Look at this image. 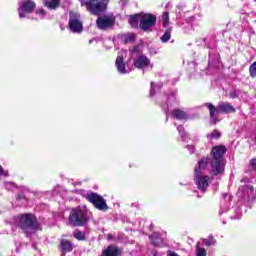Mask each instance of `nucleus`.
I'll use <instances>...</instances> for the list:
<instances>
[{"label": "nucleus", "mask_w": 256, "mask_h": 256, "mask_svg": "<svg viewBox=\"0 0 256 256\" xmlns=\"http://www.w3.org/2000/svg\"><path fill=\"white\" fill-rule=\"evenodd\" d=\"M225 153H227V148L223 145L212 148L210 165L213 175H221L225 171V160L223 159Z\"/></svg>", "instance_id": "f257e3e1"}, {"label": "nucleus", "mask_w": 256, "mask_h": 256, "mask_svg": "<svg viewBox=\"0 0 256 256\" xmlns=\"http://www.w3.org/2000/svg\"><path fill=\"white\" fill-rule=\"evenodd\" d=\"M87 221H89V216L86 207L79 206L70 211L68 217L70 227H83V225H87Z\"/></svg>", "instance_id": "f03ea898"}, {"label": "nucleus", "mask_w": 256, "mask_h": 256, "mask_svg": "<svg viewBox=\"0 0 256 256\" xmlns=\"http://www.w3.org/2000/svg\"><path fill=\"white\" fill-rule=\"evenodd\" d=\"M17 225L26 233H33L39 231V223L33 214H22L16 218Z\"/></svg>", "instance_id": "7ed1b4c3"}, {"label": "nucleus", "mask_w": 256, "mask_h": 256, "mask_svg": "<svg viewBox=\"0 0 256 256\" xmlns=\"http://www.w3.org/2000/svg\"><path fill=\"white\" fill-rule=\"evenodd\" d=\"M85 4L88 11H91L93 15H99L101 11L107 9V3L109 0H85Z\"/></svg>", "instance_id": "20e7f679"}, {"label": "nucleus", "mask_w": 256, "mask_h": 256, "mask_svg": "<svg viewBox=\"0 0 256 256\" xmlns=\"http://www.w3.org/2000/svg\"><path fill=\"white\" fill-rule=\"evenodd\" d=\"M86 199L92 203L96 209H99V211H107V209H109L105 199H103L102 196L97 193L92 192L87 194Z\"/></svg>", "instance_id": "39448f33"}, {"label": "nucleus", "mask_w": 256, "mask_h": 256, "mask_svg": "<svg viewBox=\"0 0 256 256\" xmlns=\"http://www.w3.org/2000/svg\"><path fill=\"white\" fill-rule=\"evenodd\" d=\"M69 29L72 33H81L83 31V22L81 21V15L71 12L69 20Z\"/></svg>", "instance_id": "423d86ee"}, {"label": "nucleus", "mask_w": 256, "mask_h": 256, "mask_svg": "<svg viewBox=\"0 0 256 256\" xmlns=\"http://www.w3.org/2000/svg\"><path fill=\"white\" fill-rule=\"evenodd\" d=\"M36 4L31 0H24L19 3L18 13L20 19H23L29 15V13H33Z\"/></svg>", "instance_id": "0eeeda50"}, {"label": "nucleus", "mask_w": 256, "mask_h": 256, "mask_svg": "<svg viewBox=\"0 0 256 256\" xmlns=\"http://www.w3.org/2000/svg\"><path fill=\"white\" fill-rule=\"evenodd\" d=\"M157 23V17L153 14H145L140 19V29L142 31H149L151 27H155Z\"/></svg>", "instance_id": "6e6552de"}, {"label": "nucleus", "mask_w": 256, "mask_h": 256, "mask_svg": "<svg viewBox=\"0 0 256 256\" xmlns=\"http://www.w3.org/2000/svg\"><path fill=\"white\" fill-rule=\"evenodd\" d=\"M115 23V19L111 16H102L98 17L96 20V25L98 29H101L104 31L105 29H109V27H113V24Z\"/></svg>", "instance_id": "1a4fd4ad"}, {"label": "nucleus", "mask_w": 256, "mask_h": 256, "mask_svg": "<svg viewBox=\"0 0 256 256\" xmlns=\"http://www.w3.org/2000/svg\"><path fill=\"white\" fill-rule=\"evenodd\" d=\"M127 55V51H120L118 53V56L116 58V69L118 71V73H120L121 75H125L127 74V66L125 65V62L123 61V56Z\"/></svg>", "instance_id": "9d476101"}, {"label": "nucleus", "mask_w": 256, "mask_h": 256, "mask_svg": "<svg viewBox=\"0 0 256 256\" xmlns=\"http://www.w3.org/2000/svg\"><path fill=\"white\" fill-rule=\"evenodd\" d=\"M196 185L200 191L205 192L209 187V176L196 175Z\"/></svg>", "instance_id": "9b49d317"}, {"label": "nucleus", "mask_w": 256, "mask_h": 256, "mask_svg": "<svg viewBox=\"0 0 256 256\" xmlns=\"http://www.w3.org/2000/svg\"><path fill=\"white\" fill-rule=\"evenodd\" d=\"M149 63H151V61L147 56L140 55L134 60V67L137 69H145V67H149Z\"/></svg>", "instance_id": "f8f14e48"}, {"label": "nucleus", "mask_w": 256, "mask_h": 256, "mask_svg": "<svg viewBox=\"0 0 256 256\" xmlns=\"http://www.w3.org/2000/svg\"><path fill=\"white\" fill-rule=\"evenodd\" d=\"M209 164V158L203 157L198 161V165L195 167V175H201L205 169H207V165Z\"/></svg>", "instance_id": "ddd939ff"}, {"label": "nucleus", "mask_w": 256, "mask_h": 256, "mask_svg": "<svg viewBox=\"0 0 256 256\" xmlns=\"http://www.w3.org/2000/svg\"><path fill=\"white\" fill-rule=\"evenodd\" d=\"M218 111H220V113H235L236 109L227 102H219Z\"/></svg>", "instance_id": "4468645a"}, {"label": "nucleus", "mask_w": 256, "mask_h": 256, "mask_svg": "<svg viewBox=\"0 0 256 256\" xmlns=\"http://www.w3.org/2000/svg\"><path fill=\"white\" fill-rule=\"evenodd\" d=\"M172 117L178 119L179 121H187L189 119V114L181 109H174L172 111Z\"/></svg>", "instance_id": "2eb2a0df"}, {"label": "nucleus", "mask_w": 256, "mask_h": 256, "mask_svg": "<svg viewBox=\"0 0 256 256\" xmlns=\"http://www.w3.org/2000/svg\"><path fill=\"white\" fill-rule=\"evenodd\" d=\"M240 191L244 192V195L248 197L249 201H253L256 197V191L253 189V186H242Z\"/></svg>", "instance_id": "dca6fc26"}, {"label": "nucleus", "mask_w": 256, "mask_h": 256, "mask_svg": "<svg viewBox=\"0 0 256 256\" xmlns=\"http://www.w3.org/2000/svg\"><path fill=\"white\" fill-rule=\"evenodd\" d=\"M240 191L244 192V195L248 197L249 201H253L256 197V191L253 189V186H242Z\"/></svg>", "instance_id": "f3484780"}, {"label": "nucleus", "mask_w": 256, "mask_h": 256, "mask_svg": "<svg viewBox=\"0 0 256 256\" xmlns=\"http://www.w3.org/2000/svg\"><path fill=\"white\" fill-rule=\"evenodd\" d=\"M206 107L209 109L210 118L213 119L214 123H219V120L217 119V117H215V115H217V113H221V111H219V105L217 107H215L211 103H206Z\"/></svg>", "instance_id": "a211bd4d"}, {"label": "nucleus", "mask_w": 256, "mask_h": 256, "mask_svg": "<svg viewBox=\"0 0 256 256\" xmlns=\"http://www.w3.org/2000/svg\"><path fill=\"white\" fill-rule=\"evenodd\" d=\"M43 5L47 7V9L55 10L61 5V0H43Z\"/></svg>", "instance_id": "6ab92c4d"}, {"label": "nucleus", "mask_w": 256, "mask_h": 256, "mask_svg": "<svg viewBox=\"0 0 256 256\" xmlns=\"http://www.w3.org/2000/svg\"><path fill=\"white\" fill-rule=\"evenodd\" d=\"M60 249L65 253H70V251H73V243L69 240L63 239L60 242Z\"/></svg>", "instance_id": "aec40b11"}, {"label": "nucleus", "mask_w": 256, "mask_h": 256, "mask_svg": "<svg viewBox=\"0 0 256 256\" xmlns=\"http://www.w3.org/2000/svg\"><path fill=\"white\" fill-rule=\"evenodd\" d=\"M150 239L152 241V244L155 245V247H162L163 246V243L161 242V238L159 237V234L151 235Z\"/></svg>", "instance_id": "412c9836"}, {"label": "nucleus", "mask_w": 256, "mask_h": 256, "mask_svg": "<svg viewBox=\"0 0 256 256\" xmlns=\"http://www.w3.org/2000/svg\"><path fill=\"white\" fill-rule=\"evenodd\" d=\"M203 243H204V245H206V247H211V245H215L217 243V241L215 240L213 235H210L208 237V239L203 240Z\"/></svg>", "instance_id": "4be33fe9"}, {"label": "nucleus", "mask_w": 256, "mask_h": 256, "mask_svg": "<svg viewBox=\"0 0 256 256\" xmlns=\"http://www.w3.org/2000/svg\"><path fill=\"white\" fill-rule=\"evenodd\" d=\"M171 39V28L167 29L163 36L161 37L162 43H167Z\"/></svg>", "instance_id": "5701e85b"}, {"label": "nucleus", "mask_w": 256, "mask_h": 256, "mask_svg": "<svg viewBox=\"0 0 256 256\" xmlns=\"http://www.w3.org/2000/svg\"><path fill=\"white\" fill-rule=\"evenodd\" d=\"M161 87H163V83H159L155 86L153 82H151L150 97H153V95H155V89L159 91Z\"/></svg>", "instance_id": "b1692460"}, {"label": "nucleus", "mask_w": 256, "mask_h": 256, "mask_svg": "<svg viewBox=\"0 0 256 256\" xmlns=\"http://www.w3.org/2000/svg\"><path fill=\"white\" fill-rule=\"evenodd\" d=\"M196 256H207V250H205V248L199 247V243L196 245Z\"/></svg>", "instance_id": "393cba45"}, {"label": "nucleus", "mask_w": 256, "mask_h": 256, "mask_svg": "<svg viewBox=\"0 0 256 256\" xmlns=\"http://www.w3.org/2000/svg\"><path fill=\"white\" fill-rule=\"evenodd\" d=\"M135 34L129 33L124 35V41L125 43H133L135 41Z\"/></svg>", "instance_id": "a878e982"}, {"label": "nucleus", "mask_w": 256, "mask_h": 256, "mask_svg": "<svg viewBox=\"0 0 256 256\" xmlns=\"http://www.w3.org/2000/svg\"><path fill=\"white\" fill-rule=\"evenodd\" d=\"M221 137V132L214 130L212 133L207 135V138L211 141V139H219Z\"/></svg>", "instance_id": "bb28decb"}, {"label": "nucleus", "mask_w": 256, "mask_h": 256, "mask_svg": "<svg viewBox=\"0 0 256 256\" xmlns=\"http://www.w3.org/2000/svg\"><path fill=\"white\" fill-rule=\"evenodd\" d=\"M162 23L164 27H167L169 25V12H164L162 14Z\"/></svg>", "instance_id": "cd10ccee"}, {"label": "nucleus", "mask_w": 256, "mask_h": 256, "mask_svg": "<svg viewBox=\"0 0 256 256\" xmlns=\"http://www.w3.org/2000/svg\"><path fill=\"white\" fill-rule=\"evenodd\" d=\"M129 23L131 27H137V25L139 24V18L137 16H130Z\"/></svg>", "instance_id": "c85d7f7f"}, {"label": "nucleus", "mask_w": 256, "mask_h": 256, "mask_svg": "<svg viewBox=\"0 0 256 256\" xmlns=\"http://www.w3.org/2000/svg\"><path fill=\"white\" fill-rule=\"evenodd\" d=\"M250 77H256V62L252 63L249 68Z\"/></svg>", "instance_id": "c756f323"}, {"label": "nucleus", "mask_w": 256, "mask_h": 256, "mask_svg": "<svg viewBox=\"0 0 256 256\" xmlns=\"http://www.w3.org/2000/svg\"><path fill=\"white\" fill-rule=\"evenodd\" d=\"M75 239H77L78 241H85V233L83 232H74L73 233Z\"/></svg>", "instance_id": "7c9ffc66"}, {"label": "nucleus", "mask_w": 256, "mask_h": 256, "mask_svg": "<svg viewBox=\"0 0 256 256\" xmlns=\"http://www.w3.org/2000/svg\"><path fill=\"white\" fill-rule=\"evenodd\" d=\"M5 187L6 189L13 191V189H15V185L13 184V182H7L5 183Z\"/></svg>", "instance_id": "2f4dec72"}, {"label": "nucleus", "mask_w": 256, "mask_h": 256, "mask_svg": "<svg viewBox=\"0 0 256 256\" xmlns=\"http://www.w3.org/2000/svg\"><path fill=\"white\" fill-rule=\"evenodd\" d=\"M177 130H178L179 134L181 135L183 141H185V132L183 131V127L182 126H178Z\"/></svg>", "instance_id": "473e14b6"}, {"label": "nucleus", "mask_w": 256, "mask_h": 256, "mask_svg": "<svg viewBox=\"0 0 256 256\" xmlns=\"http://www.w3.org/2000/svg\"><path fill=\"white\" fill-rule=\"evenodd\" d=\"M1 175L3 177H7L9 175V172L3 170V167L0 166V177H1Z\"/></svg>", "instance_id": "72a5a7b5"}, {"label": "nucleus", "mask_w": 256, "mask_h": 256, "mask_svg": "<svg viewBox=\"0 0 256 256\" xmlns=\"http://www.w3.org/2000/svg\"><path fill=\"white\" fill-rule=\"evenodd\" d=\"M250 165L253 169H256V158L250 160Z\"/></svg>", "instance_id": "f704fd0d"}, {"label": "nucleus", "mask_w": 256, "mask_h": 256, "mask_svg": "<svg viewBox=\"0 0 256 256\" xmlns=\"http://www.w3.org/2000/svg\"><path fill=\"white\" fill-rule=\"evenodd\" d=\"M36 13H37V15H40V18L45 17V11L44 10H38Z\"/></svg>", "instance_id": "c9c22d12"}, {"label": "nucleus", "mask_w": 256, "mask_h": 256, "mask_svg": "<svg viewBox=\"0 0 256 256\" xmlns=\"http://www.w3.org/2000/svg\"><path fill=\"white\" fill-rule=\"evenodd\" d=\"M187 149H188L189 151H191V153H195V146H193V145H188V146H187Z\"/></svg>", "instance_id": "e433bc0d"}, {"label": "nucleus", "mask_w": 256, "mask_h": 256, "mask_svg": "<svg viewBox=\"0 0 256 256\" xmlns=\"http://www.w3.org/2000/svg\"><path fill=\"white\" fill-rule=\"evenodd\" d=\"M230 97H231L232 99H235V97H237V93L231 92V93H230Z\"/></svg>", "instance_id": "4c0bfd02"}, {"label": "nucleus", "mask_w": 256, "mask_h": 256, "mask_svg": "<svg viewBox=\"0 0 256 256\" xmlns=\"http://www.w3.org/2000/svg\"><path fill=\"white\" fill-rule=\"evenodd\" d=\"M120 3H122V5H127V3H129V0H120Z\"/></svg>", "instance_id": "58836bf2"}, {"label": "nucleus", "mask_w": 256, "mask_h": 256, "mask_svg": "<svg viewBox=\"0 0 256 256\" xmlns=\"http://www.w3.org/2000/svg\"><path fill=\"white\" fill-rule=\"evenodd\" d=\"M108 239H113V235L108 234Z\"/></svg>", "instance_id": "ea45409f"}, {"label": "nucleus", "mask_w": 256, "mask_h": 256, "mask_svg": "<svg viewBox=\"0 0 256 256\" xmlns=\"http://www.w3.org/2000/svg\"><path fill=\"white\" fill-rule=\"evenodd\" d=\"M169 99H175V96H171Z\"/></svg>", "instance_id": "a19ab883"}, {"label": "nucleus", "mask_w": 256, "mask_h": 256, "mask_svg": "<svg viewBox=\"0 0 256 256\" xmlns=\"http://www.w3.org/2000/svg\"><path fill=\"white\" fill-rule=\"evenodd\" d=\"M224 197H227V194H224Z\"/></svg>", "instance_id": "79ce46f5"}, {"label": "nucleus", "mask_w": 256, "mask_h": 256, "mask_svg": "<svg viewBox=\"0 0 256 256\" xmlns=\"http://www.w3.org/2000/svg\"><path fill=\"white\" fill-rule=\"evenodd\" d=\"M23 197L19 196V199H22Z\"/></svg>", "instance_id": "37998d69"}]
</instances>
